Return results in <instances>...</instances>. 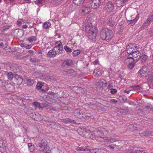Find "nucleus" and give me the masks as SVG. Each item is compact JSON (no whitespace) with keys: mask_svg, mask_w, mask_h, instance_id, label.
I'll return each instance as SVG.
<instances>
[{"mask_svg":"<svg viewBox=\"0 0 153 153\" xmlns=\"http://www.w3.org/2000/svg\"><path fill=\"white\" fill-rule=\"evenodd\" d=\"M31 47L32 45H28L27 46H25V48L26 49H30V48H31Z\"/></svg>","mask_w":153,"mask_h":153,"instance_id":"nucleus-56","label":"nucleus"},{"mask_svg":"<svg viewBox=\"0 0 153 153\" xmlns=\"http://www.w3.org/2000/svg\"><path fill=\"white\" fill-rule=\"evenodd\" d=\"M108 147L111 149L114 150V147L111 145H109Z\"/></svg>","mask_w":153,"mask_h":153,"instance_id":"nucleus-61","label":"nucleus"},{"mask_svg":"<svg viewBox=\"0 0 153 153\" xmlns=\"http://www.w3.org/2000/svg\"><path fill=\"white\" fill-rule=\"evenodd\" d=\"M29 150L30 152H33L34 150V146L32 143H30L28 144Z\"/></svg>","mask_w":153,"mask_h":153,"instance_id":"nucleus-29","label":"nucleus"},{"mask_svg":"<svg viewBox=\"0 0 153 153\" xmlns=\"http://www.w3.org/2000/svg\"><path fill=\"white\" fill-rule=\"evenodd\" d=\"M6 147H2L1 145H0V152L1 153H3L5 151Z\"/></svg>","mask_w":153,"mask_h":153,"instance_id":"nucleus-44","label":"nucleus"},{"mask_svg":"<svg viewBox=\"0 0 153 153\" xmlns=\"http://www.w3.org/2000/svg\"><path fill=\"white\" fill-rule=\"evenodd\" d=\"M114 21L112 18H110L108 19L107 24L108 26L112 27L114 25Z\"/></svg>","mask_w":153,"mask_h":153,"instance_id":"nucleus-22","label":"nucleus"},{"mask_svg":"<svg viewBox=\"0 0 153 153\" xmlns=\"http://www.w3.org/2000/svg\"><path fill=\"white\" fill-rule=\"evenodd\" d=\"M23 21V20L22 19H19L17 21V22L18 24H20Z\"/></svg>","mask_w":153,"mask_h":153,"instance_id":"nucleus-58","label":"nucleus"},{"mask_svg":"<svg viewBox=\"0 0 153 153\" xmlns=\"http://www.w3.org/2000/svg\"><path fill=\"white\" fill-rule=\"evenodd\" d=\"M70 88L76 94L80 93L82 90V89L81 88L77 86H73L71 87Z\"/></svg>","mask_w":153,"mask_h":153,"instance_id":"nucleus-15","label":"nucleus"},{"mask_svg":"<svg viewBox=\"0 0 153 153\" xmlns=\"http://www.w3.org/2000/svg\"><path fill=\"white\" fill-rule=\"evenodd\" d=\"M30 62H38L40 61V60L37 59L36 58H32L30 59Z\"/></svg>","mask_w":153,"mask_h":153,"instance_id":"nucleus-38","label":"nucleus"},{"mask_svg":"<svg viewBox=\"0 0 153 153\" xmlns=\"http://www.w3.org/2000/svg\"><path fill=\"white\" fill-rule=\"evenodd\" d=\"M105 8L108 12H110L113 9L114 7L111 2H108L106 3Z\"/></svg>","mask_w":153,"mask_h":153,"instance_id":"nucleus-11","label":"nucleus"},{"mask_svg":"<svg viewBox=\"0 0 153 153\" xmlns=\"http://www.w3.org/2000/svg\"><path fill=\"white\" fill-rule=\"evenodd\" d=\"M57 54L56 51L54 50V48L50 50L48 53V55L49 57H53L56 56Z\"/></svg>","mask_w":153,"mask_h":153,"instance_id":"nucleus-17","label":"nucleus"},{"mask_svg":"<svg viewBox=\"0 0 153 153\" xmlns=\"http://www.w3.org/2000/svg\"><path fill=\"white\" fill-rule=\"evenodd\" d=\"M133 45H132L131 44H130L128 45H127L126 46V50H128L131 48H133Z\"/></svg>","mask_w":153,"mask_h":153,"instance_id":"nucleus-48","label":"nucleus"},{"mask_svg":"<svg viewBox=\"0 0 153 153\" xmlns=\"http://www.w3.org/2000/svg\"><path fill=\"white\" fill-rule=\"evenodd\" d=\"M110 102L114 104L118 102V101L115 99H112L110 100Z\"/></svg>","mask_w":153,"mask_h":153,"instance_id":"nucleus-54","label":"nucleus"},{"mask_svg":"<svg viewBox=\"0 0 153 153\" xmlns=\"http://www.w3.org/2000/svg\"><path fill=\"white\" fill-rule=\"evenodd\" d=\"M61 122L65 123H72L74 124H78V123L75 122L74 120L69 118L63 119L61 120Z\"/></svg>","mask_w":153,"mask_h":153,"instance_id":"nucleus-12","label":"nucleus"},{"mask_svg":"<svg viewBox=\"0 0 153 153\" xmlns=\"http://www.w3.org/2000/svg\"><path fill=\"white\" fill-rule=\"evenodd\" d=\"M47 123L48 125L50 126V127L53 128H55L57 124L56 123L53 121H47Z\"/></svg>","mask_w":153,"mask_h":153,"instance_id":"nucleus-25","label":"nucleus"},{"mask_svg":"<svg viewBox=\"0 0 153 153\" xmlns=\"http://www.w3.org/2000/svg\"><path fill=\"white\" fill-rule=\"evenodd\" d=\"M147 71V68L146 66H143L142 68L139 70L137 74L139 77H141L146 74Z\"/></svg>","mask_w":153,"mask_h":153,"instance_id":"nucleus-10","label":"nucleus"},{"mask_svg":"<svg viewBox=\"0 0 153 153\" xmlns=\"http://www.w3.org/2000/svg\"><path fill=\"white\" fill-rule=\"evenodd\" d=\"M97 89H103L104 83L102 81H99L96 83Z\"/></svg>","mask_w":153,"mask_h":153,"instance_id":"nucleus-24","label":"nucleus"},{"mask_svg":"<svg viewBox=\"0 0 153 153\" xmlns=\"http://www.w3.org/2000/svg\"><path fill=\"white\" fill-rule=\"evenodd\" d=\"M72 64V62L71 60L67 59L65 60L62 64V66L63 67H68L70 66Z\"/></svg>","mask_w":153,"mask_h":153,"instance_id":"nucleus-16","label":"nucleus"},{"mask_svg":"<svg viewBox=\"0 0 153 153\" xmlns=\"http://www.w3.org/2000/svg\"><path fill=\"white\" fill-rule=\"evenodd\" d=\"M85 30L86 32L88 33V38L89 39L93 40L96 38L97 32V30L96 27H93L90 25H87L85 26Z\"/></svg>","mask_w":153,"mask_h":153,"instance_id":"nucleus-1","label":"nucleus"},{"mask_svg":"<svg viewBox=\"0 0 153 153\" xmlns=\"http://www.w3.org/2000/svg\"><path fill=\"white\" fill-rule=\"evenodd\" d=\"M38 90L39 92H42L43 93H44L45 92V90L44 89H42V88H41L40 89H39Z\"/></svg>","mask_w":153,"mask_h":153,"instance_id":"nucleus-55","label":"nucleus"},{"mask_svg":"<svg viewBox=\"0 0 153 153\" xmlns=\"http://www.w3.org/2000/svg\"><path fill=\"white\" fill-rule=\"evenodd\" d=\"M81 110L79 109H76L75 110L74 112V116H75L76 115H77L78 113H79V112Z\"/></svg>","mask_w":153,"mask_h":153,"instance_id":"nucleus-47","label":"nucleus"},{"mask_svg":"<svg viewBox=\"0 0 153 153\" xmlns=\"http://www.w3.org/2000/svg\"><path fill=\"white\" fill-rule=\"evenodd\" d=\"M150 131H145L143 133L140 134L141 136H148L149 135Z\"/></svg>","mask_w":153,"mask_h":153,"instance_id":"nucleus-32","label":"nucleus"},{"mask_svg":"<svg viewBox=\"0 0 153 153\" xmlns=\"http://www.w3.org/2000/svg\"><path fill=\"white\" fill-rule=\"evenodd\" d=\"M133 53L134 52H136L137 51H138V49L139 48V47L137 46H133Z\"/></svg>","mask_w":153,"mask_h":153,"instance_id":"nucleus-43","label":"nucleus"},{"mask_svg":"<svg viewBox=\"0 0 153 153\" xmlns=\"http://www.w3.org/2000/svg\"><path fill=\"white\" fill-rule=\"evenodd\" d=\"M104 0H92L90 3V6L92 9H96L100 6V4L103 2Z\"/></svg>","mask_w":153,"mask_h":153,"instance_id":"nucleus-5","label":"nucleus"},{"mask_svg":"<svg viewBox=\"0 0 153 153\" xmlns=\"http://www.w3.org/2000/svg\"><path fill=\"white\" fill-rule=\"evenodd\" d=\"M104 140V141L105 142H109V137H103Z\"/></svg>","mask_w":153,"mask_h":153,"instance_id":"nucleus-53","label":"nucleus"},{"mask_svg":"<svg viewBox=\"0 0 153 153\" xmlns=\"http://www.w3.org/2000/svg\"><path fill=\"white\" fill-rule=\"evenodd\" d=\"M41 82H38L36 85V89L38 90L42 88V87L44 85V83L42 84Z\"/></svg>","mask_w":153,"mask_h":153,"instance_id":"nucleus-35","label":"nucleus"},{"mask_svg":"<svg viewBox=\"0 0 153 153\" xmlns=\"http://www.w3.org/2000/svg\"><path fill=\"white\" fill-rule=\"evenodd\" d=\"M134 153H147L143 150H136L134 151Z\"/></svg>","mask_w":153,"mask_h":153,"instance_id":"nucleus-45","label":"nucleus"},{"mask_svg":"<svg viewBox=\"0 0 153 153\" xmlns=\"http://www.w3.org/2000/svg\"><path fill=\"white\" fill-rule=\"evenodd\" d=\"M76 150L78 151H87L90 152L91 149L88 146H82L78 147L76 149Z\"/></svg>","mask_w":153,"mask_h":153,"instance_id":"nucleus-14","label":"nucleus"},{"mask_svg":"<svg viewBox=\"0 0 153 153\" xmlns=\"http://www.w3.org/2000/svg\"><path fill=\"white\" fill-rule=\"evenodd\" d=\"M139 18V16L138 15H137V16L136 17L133 19L131 20H128V21L130 22L129 23L130 24H131V25H134L136 22L137 21L138 19Z\"/></svg>","mask_w":153,"mask_h":153,"instance_id":"nucleus-30","label":"nucleus"},{"mask_svg":"<svg viewBox=\"0 0 153 153\" xmlns=\"http://www.w3.org/2000/svg\"><path fill=\"white\" fill-rule=\"evenodd\" d=\"M109 142L113 143L115 141V139L113 138L109 137Z\"/></svg>","mask_w":153,"mask_h":153,"instance_id":"nucleus-52","label":"nucleus"},{"mask_svg":"<svg viewBox=\"0 0 153 153\" xmlns=\"http://www.w3.org/2000/svg\"><path fill=\"white\" fill-rule=\"evenodd\" d=\"M122 100L124 101H126L127 100L126 97L125 96H123L121 97Z\"/></svg>","mask_w":153,"mask_h":153,"instance_id":"nucleus-57","label":"nucleus"},{"mask_svg":"<svg viewBox=\"0 0 153 153\" xmlns=\"http://www.w3.org/2000/svg\"><path fill=\"white\" fill-rule=\"evenodd\" d=\"M63 50V47H62V48L60 47V48H57V49H56V50H54L56 51L57 54H58L61 53Z\"/></svg>","mask_w":153,"mask_h":153,"instance_id":"nucleus-36","label":"nucleus"},{"mask_svg":"<svg viewBox=\"0 0 153 153\" xmlns=\"http://www.w3.org/2000/svg\"><path fill=\"white\" fill-rule=\"evenodd\" d=\"M104 132H103L102 131L100 130L95 131L96 136L97 138H103V137L104 136V134L105 135H108L109 134L108 130H106Z\"/></svg>","mask_w":153,"mask_h":153,"instance_id":"nucleus-8","label":"nucleus"},{"mask_svg":"<svg viewBox=\"0 0 153 153\" xmlns=\"http://www.w3.org/2000/svg\"><path fill=\"white\" fill-rule=\"evenodd\" d=\"M88 136L86 135L85 137L86 138H89L92 140H94L96 138H97V136H96V134L95 131L93 132H90L88 134Z\"/></svg>","mask_w":153,"mask_h":153,"instance_id":"nucleus-19","label":"nucleus"},{"mask_svg":"<svg viewBox=\"0 0 153 153\" xmlns=\"http://www.w3.org/2000/svg\"><path fill=\"white\" fill-rule=\"evenodd\" d=\"M64 48L65 51L68 52H71L72 51V49L67 46H65Z\"/></svg>","mask_w":153,"mask_h":153,"instance_id":"nucleus-40","label":"nucleus"},{"mask_svg":"<svg viewBox=\"0 0 153 153\" xmlns=\"http://www.w3.org/2000/svg\"><path fill=\"white\" fill-rule=\"evenodd\" d=\"M135 65V63L134 62H131L129 63L128 65V67L129 69H131L133 68Z\"/></svg>","mask_w":153,"mask_h":153,"instance_id":"nucleus-37","label":"nucleus"},{"mask_svg":"<svg viewBox=\"0 0 153 153\" xmlns=\"http://www.w3.org/2000/svg\"><path fill=\"white\" fill-rule=\"evenodd\" d=\"M10 27L9 26H7L5 27H2L1 30V31L3 32H4L5 31H7V30L9 29Z\"/></svg>","mask_w":153,"mask_h":153,"instance_id":"nucleus-41","label":"nucleus"},{"mask_svg":"<svg viewBox=\"0 0 153 153\" xmlns=\"http://www.w3.org/2000/svg\"><path fill=\"white\" fill-rule=\"evenodd\" d=\"M127 0H117L116 1V4L118 7H120L123 5L124 4L126 3Z\"/></svg>","mask_w":153,"mask_h":153,"instance_id":"nucleus-20","label":"nucleus"},{"mask_svg":"<svg viewBox=\"0 0 153 153\" xmlns=\"http://www.w3.org/2000/svg\"><path fill=\"white\" fill-rule=\"evenodd\" d=\"M133 48H130V49L127 50V53L129 55H131L133 53Z\"/></svg>","mask_w":153,"mask_h":153,"instance_id":"nucleus-46","label":"nucleus"},{"mask_svg":"<svg viewBox=\"0 0 153 153\" xmlns=\"http://www.w3.org/2000/svg\"><path fill=\"white\" fill-rule=\"evenodd\" d=\"M55 45L56 46L54 48V50H56L58 48H60V47H63L62 43L59 41H57L56 42Z\"/></svg>","mask_w":153,"mask_h":153,"instance_id":"nucleus-27","label":"nucleus"},{"mask_svg":"<svg viewBox=\"0 0 153 153\" xmlns=\"http://www.w3.org/2000/svg\"><path fill=\"white\" fill-rule=\"evenodd\" d=\"M48 94L49 95H54L55 94V93H54L53 92L51 91H49L48 93Z\"/></svg>","mask_w":153,"mask_h":153,"instance_id":"nucleus-59","label":"nucleus"},{"mask_svg":"<svg viewBox=\"0 0 153 153\" xmlns=\"http://www.w3.org/2000/svg\"><path fill=\"white\" fill-rule=\"evenodd\" d=\"M33 104L36 107H38L39 108H41V107L40 106V103L37 102H34L33 103Z\"/></svg>","mask_w":153,"mask_h":153,"instance_id":"nucleus-42","label":"nucleus"},{"mask_svg":"<svg viewBox=\"0 0 153 153\" xmlns=\"http://www.w3.org/2000/svg\"><path fill=\"white\" fill-rule=\"evenodd\" d=\"M45 0H38V2L39 4H42Z\"/></svg>","mask_w":153,"mask_h":153,"instance_id":"nucleus-63","label":"nucleus"},{"mask_svg":"<svg viewBox=\"0 0 153 153\" xmlns=\"http://www.w3.org/2000/svg\"><path fill=\"white\" fill-rule=\"evenodd\" d=\"M80 53V51L79 50L74 51L72 53L74 56L78 55Z\"/></svg>","mask_w":153,"mask_h":153,"instance_id":"nucleus-39","label":"nucleus"},{"mask_svg":"<svg viewBox=\"0 0 153 153\" xmlns=\"http://www.w3.org/2000/svg\"><path fill=\"white\" fill-rule=\"evenodd\" d=\"M36 40V38L35 36H32L28 38L27 40L30 42H32L33 41H35Z\"/></svg>","mask_w":153,"mask_h":153,"instance_id":"nucleus-34","label":"nucleus"},{"mask_svg":"<svg viewBox=\"0 0 153 153\" xmlns=\"http://www.w3.org/2000/svg\"><path fill=\"white\" fill-rule=\"evenodd\" d=\"M14 78L18 84H22L23 81V79L21 76H20L18 74H16L15 75Z\"/></svg>","mask_w":153,"mask_h":153,"instance_id":"nucleus-13","label":"nucleus"},{"mask_svg":"<svg viewBox=\"0 0 153 153\" xmlns=\"http://www.w3.org/2000/svg\"><path fill=\"white\" fill-rule=\"evenodd\" d=\"M133 89L135 90H138L140 89V87L139 85H134L133 87Z\"/></svg>","mask_w":153,"mask_h":153,"instance_id":"nucleus-51","label":"nucleus"},{"mask_svg":"<svg viewBox=\"0 0 153 153\" xmlns=\"http://www.w3.org/2000/svg\"><path fill=\"white\" fill-rule=\"evenodd\" d=\"M79 12L84 15L88 14L91 12V9L89 7L83 6L80 9Z\"/></svg>","mask_w":153,"mask_h":153,"instance_id":"nucleus-9","label":"nucleus"},{"mask_svg":"<svg viewBox=\"0 0 153 153\" xmlns=\"http://www.w3.org/2000/svg\"><path fill=\"white\" fill-rule=\"evenodd\" d=\"M25 83L27 86H32L34 82V81L33 79H26L25 80Z\"/></svg>","mask_w":153,"mask_h":153,"instance_id":"nucleus-21","label":"nucleus"},{"mask_svg":"<svg viewBox=\"0 0 153 153\" xmlns=\"http://www.w3.org/2000/svg\"><path fill=\"white\" fill-rule=\"evenodd\" d=\"M153 21V14L149 16L141 27L142 29L147 28L151 22Z\"/></svg>","mask_w":153,"mask_h":153,"instance_id":"nucleus-7","label":"nucleus"},{"mask_svg":"<svg viewBox=\"0 0 153 153\" xmlns=\"http://www.w3.org/2000/svg\"><path fill=\"white\" fill-rule=\"evenodd\" d=\"M22 27L24 28H27V26L26 25H25L22 26Z\"/></svg>","mask_w":153,"mask_h":153,"instance_id":"nucleus-64","label":"nucleus"},{"mask_svg":"<svg viewBox=\"0 0 153 153\" xmlns=\"http://www.w3.org/2000/svg\"><path fill=\"white\" fill-rule=\"evenodd\" d=\"M79 113H78L77 115H76L75 116L76 117L79 118H80L82 117L83 118H85V119H88L90 116V114H89V115L86 116V115L83 114L81 110L80 111Z\"/></svg>","mask_w":153,"mask_h":153,"instance_id":"nucleus-18","label":"nucleus"},{"mask_svg":"<svg viewBox=\"0 0 153 153\" xmlns=\"http://www.w3.org/2000/svg\"><path fill=\"white\" fill-rule=\"evenodd\" d=\"M15 74L13 73L12 72H9L7 74V76L8 79L11 80L14 77V76L15 75Z\"/></svg>","mask_w":153,"mask_h":153,"instance_id":"nucleus-31","label":"nucleus"},{"mask_svg":"<svg viewBox=\"0 0 153 153\" xmlns=\"http://www.w3.org/2000/svg\"><path fill=\"white\" fill-rule=\"evenodd\" d=\"M90 152L91 153H104L103 150L97 149L91 150Z\"/></svg>","mask_w":153,"mask_h":153,"instance_id":"nucleus-23","label":"nucleus"},{"mask_svg":"<svg viewBox=\"0 0 153 153\" xmlns=\"http://www.w3.org/2000/svg\"><path fill=\"white\" fill-rule=\"evenodd\" d=\"M48 143L45 139L41 140L40 142L37 144L38 146L40 148V150L42 151H44L46 150L47 147Z\"/></svg>","mask_w":153,"mask_h":153,"instance_id":"nucleus-3","label":"nucleus"},{"mask_svg":"<svg viewBox=\"0 0 153 153\" xmlns=\"http://www.w3.org/2000/svg\"><path fill=\"white\" fill-rule=\"evenodd\" d=\"M141 55L139 51L134 52L131 55L132 57L129 56L128 59L131 58L132 59L134 62H136L140 58Z\"/></svg>","mask_w":153,"mask_h":153,"instance_id":"nucleus-6","label":"nucleus"},{"mask_svg":"<svg viewBox=\"0 0 153 153\" xmlns=\"http://www.w3.org/2000/svg\"><path fill=\"white\" fill-rule=\"evenodd\" d=\"M51 23L48 22H44L43 24V27L45 29H48L51 26Z\"/></svg>","mask_w":153,"mask_h":153,"instance_id":"nucleus-33","label":"nucleus"},{"mask_svg":"<svg viewBox=\"0 0 153 153\" xmlns=\"http://www.w3.org/2000/svg\"><path fill=\"white\" fill-rule=\"evenodd\" d=\"M64 71L67 72L68 74L72 73L74 71V70L72 69L65 70H64Z\"/></svg>","mask_w":153,"mask_h":153,"instance_id":"nucleus-49","label":"nucleus"},{"mask_svg":"<svg viewBox=\"0 0 153 153\" xmlns=\"http://www.w3.org/2000/svg\"><path fill=\"white\" fill-rule=\"evenodd\" d=\"M28 52L30 53L33 54L34 53V51L32 50H30L28 51Z\"/></svg>","mask_w":153,"mask_h":153,"instance_id":"nucleus-62","label":"nucleus"},{"mask_svg":"<svg viewBox=\"0 0 153 153\" xmlns=\"http://www.w3.org/2000/svg\"><path fill=\"white\" fill-rule=\"evenodd\" d=\"M11 70L14 72L15 74H18L20 72L22 69L21 67L18 66L17 64H13L11 65L10 67Z\"/></svg>","mask_w":153,"mask_h":153,"instance_id":"nucleus-4","label":"nucleus"},{"mask_svg":"<svg viewBox=\"0 0 153 153\" xmlns=\"http://www.w3.org/2000/svg\"><path fill=\"white\" fill-rule=\"evenodd\" d=\"M100 36L103 40H109L111 39L113 36L112 30L107 28L103 29L100 32Z\"/></svg>","mask_w":153,"mask_h":153,"instance_id":"nucleus-2","label":"nucleus"},{"mask_svg":"<svg viewBox=\"0 0 153 153\" xmlns=\"http://www.w3.org/2000/svg\"><path fill=\"white\" fill-rule=\"evenodd\" d=\"M110 92L112 94H115L117 92V90L115 89L112 88L111 89Z\"/></svg>","mask_w":153,"mask_h":153,"instance_id":"nucleus-50","label":"nucleus"},{"mask_svg":"<svg viewBox=\"0 0 153 153\" xmlns=\"http://www.w3.org/2000/svg\"><path fill=\"white\" fill-rule=\"evenodd\" d=\"M84 0H73L74 3L76 5L79 6L82 4Z\"/></svg>","mask_w":153,"mask_h":153,"instance_id":"nucleus-26","label":"nucleus"},{"mask_svg":"<svg viewBox=\"0 0 153 153\" xmlns=\"http://www.w3.org/2000/svg\"><path fill=\"white\" fill-rule=\"evenodd\" d=\"M0 145H1V146L2 147H5V144L3 142H2L1 143H0Z\"/></svg>","mask_w":153,"mask_h":153,"instance_id":"nucleus-60","label":"nucleus"},{"mask_svg":"<svg viewBox=\"0 0 153 153\" xmlns=\"http://www.w3.org/2000/svg\"><path fill=\"white\" fill-rule=\"evenodd\" d=\"M148 58V56L147 55H143L141 56H140V59H141V61L142 62H144L146 61Z\"/></svg>","mask_w":153,"mask_h":153,"instance_id":"nucleus-28","label":"nucleus"}]
</instances>
